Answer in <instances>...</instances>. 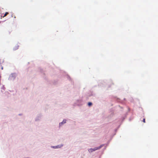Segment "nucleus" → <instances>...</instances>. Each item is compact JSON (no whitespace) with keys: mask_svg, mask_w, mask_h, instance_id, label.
Listing matches in <instances>:
<instances>
[{"mask_svg":"<svg viewBox=\"0 0 158 158\" xmlns=\"http://www.w3.org/2000/svg\"><path fill=\"white\" fill-rule=\"evenodd\" d=\"M102 147V146L101 145L99 147H96L94 148H90L89 149V152H92Z\"/></svg>","mask_w":158,"mask_h":158,"instance_id":"1","label":"nucleus"},{"mask_svg":"<svg viewBox=\"0 0 158 158\" xmlns=\"http://www.w3.org/2000/svg\"><path fill=\"white\" fill-rule=\"evenodd\" d=\"M66 123V120H64L62 122H61L60 123V126L61 125L63 124L64 123Z\"/></svg>","mask_w":158,"mask_h":158,"instance_id":"2","label":"nucleus"},{"mask_svg":"<svg viewBox=\"0 0 158 158\" xmlns=\"http://www.w3.org/2000/svg\"><path fill=\"white\" fill-rule=\"evenodd\" d=\"M8 14H9L8 12H6L5 13V14H4V16H3V17H5Z\"/></svg>","mask_w":158,"mask_h":158,"instance_id":"3","label":"nucleus"},{"mask_svg":"<svg viewBox=\"0 0 158 158\" xmlns=\"http://www.w3.org/2000/svg\"><path fill=\"white\" fill-rule=\"evenodd\" d=\"M92 103L91 102H89L88 103V105L89 106H91L92 105Z\"/></svg>","mask_w":158,"mask_h":158,"instance_id":"4","label":"nucleus"},{"mask_svg":"<svg viewBox=\"0 0 158 158\" xmlns=\"http://www.w3.org/2000/svg\"><path fill=\"white\" fill-rule=\"evenodd\" d=\"M18 46H17V47H15L14 48V50H16L17 49H18Z\"/></svg>","mask_w":158,"mask_h":158,"instance_id":"5","label":"nucleus"},{"mask_svg":"<svg viewBox=\"0 0 158 158\" xmlns=\"http://www.w3.org/2000/svg\"><path fill=\"white\" fill-rule=\"evenodd\" d=\"M143 122L144 123H145V118H144L143 119Z\"/></svg>","mask_w":158,"mask_h":158,"instance_id":"6","label":"nucleus"},{"mask_svg":"<svg viewBox=\"0 0 158 158\" xmlns=\"http://www.w3.org/2000/svg\"><path fill=\"white\" fill-rule=\"evenodd\" d=\"M55 148H58V147H55Z\"/></svg>","mask_w":158,"mask_h":158,"instance_id":"7","label":"nucleus"},{"mask_svg":"<svg viewBox=\"0 0 158 158\" xmlns=\"http://www.w3.org/2000/svg\"><path fill=\"white\" fill-rule=\"evenodd\" d=\"M3 69V67H2V69Z\"/></svg>","mask_w":158,"mask_h":158,"instance_id":"8","label":"nucleus"}]
</instances>
